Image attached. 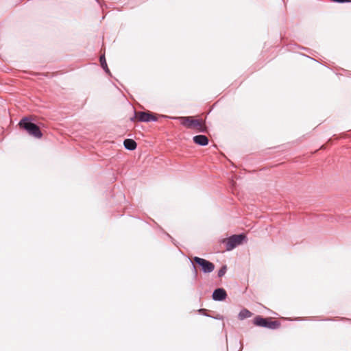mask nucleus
Returning <instances> with one entry per match:
<instances>
[{
	"instance_id": "obj_4",
	"label": "nucleus",
	"mask_w": 351,
	"mask_h": 351,
	"mask_svg": "<svg viewBox=\"0 0 351 351\" xmlns=\"http://www.w3.org/2000/svg\"><path fill=\"white\" fill-rule=\"evenodd\" d=\"M253 323L257 326L264 327L269 329H277L280 326L278 321H272L270 318L263 317L257 315L254 318Z\"/></svg>"
},
{
	"instance_id": "obj_13",
	"label": "nucleus",
	"mask_w": 351,
	"mask_h": 351,
	"mask_svg": "<svg viewBox=\"0 0 351 351\" xmlns=\"http://www.w3.org/2000/svg\"><path fill=\"white\" fill-rule=\"evenodd\" d=\"M335 2L337 3H348L351 2L350 0H336Z\"/></svg>"
},
{
	"instance_id": "obj_5",
	"label": "nucleus",
	"mask_w": 351,
	"mask_h": 351,
	"mask_svg": "<svg viewBox=\"0 0 351 351\" xmlns=\"http://www.w3.org/2000/svg\"><path fill=\"white\" fill-rule=\"evenodd\" d=\"M194 263L198 265L201 267L202 271L204 273H210L215 269V265L210 261L202 258L195 256L193 258L192 264L195 275H197V271L196 267L194 265Z\"/></svg>"
},
{
	"instance_id": "obj_7",
	"label": "nucleus",
	"mask_w": 351,
	"mask_h": 351,
	"mask_svg": "<svg viewBox=\"0 0 351 351\" xmlns=\"http://www.w3.org/2000/svg\"><path fill=\"white\" fill-rule=\"evenodd\" d=\"M227 293L223 288H217L214 290L212 298L215 301H223L226 300Z\"/></svg>"
},
{
	"instance_id": "obj_11",
	"label": "nucleus",
	"mask_w": 351,
	"mask_h": 351,
	"mask_svg": "<svg viewBox=\"0 0 351 351\" xmlns=\"http://www.w3.org/2000/svg\"><path fill=\"white\" fill-rule=\"evenodd\" d=\"M99 62H100V64H101V68L104 70V71L108 74V75H110V71L108 67V65H107V62H106V58H105V55H101L99 58Z\"/></svg>"
},
{
	"instance_id": "obj_14",
	"label": "nucleus",
	"mask_w": 351,
	"mask_h": 351,
	"mask_svg": "<svg viewBox=\"0 0 351 351\" xmlns=\"http://www.w3.org/2000/svg\"><path fill=\"white\" fill-rule=\"evenodd\" d=\"M205 311V309H204V308H201V309L199 310V312H202V311Z\"/></svg>"
},
{
	"instance_id": "obj_9",
	"label": "nucleus",
	"mask_w": 351,
	"mask_h": 351,
	"mask_svg": "<svg viewBox=\"0 0 351 351\" xmlns=\"http://www.w3.org/2000/svg\"><path fill=\"white\" fill-rule=\"evenodd\" d=\"M123 145L126 149L133 151L136 148L137 144L133 139L127 138L124 140Z\"/></svg>"
},
{
	"instance_id": "obj_10",
	"label": "nucleus",
	"mask_w": 351,
	"mask_h": 351,
	"mask_svg": "<svg viewBox=\"0 0 351 351\" xmlns=\"http://www.w3.org/2000/svg\"><path fill=\"white\" fill-rule=\"evenodd\" d=\"M252 313H251L249 310L246 308H243L239 312L238 315V318L240 320H243L246 318L252 317Z\"/></svg>"
},
{
	"instance_id": "obj_1",
	"label": "nucleus",
	"mask_w": 351,
	"mask_h": 351,
	"mask_svg": "<svg viewBox=\"0 0 351 351\" xmlns=\"http://www.w3.org/2000/svg\"><path fill=\"white\" fill-rule=\"evenodd\" d=\"M19 126L21 129L26 131L29 135L36 138H40L43 136L40 128L33 123L32 119L29 117L22 118L19 123Z\"/></svg>"
},
{
	"instance_id": "obj_15",
	"label": "nucleus",
	"mask_w": 351,
	"mask_h": 351,
	"mask_svg": "<svg viewBox=\"0 0 351 351\" xmlns=\"http://www.w3.org/2000/svg\"><path fill=\"white\" fill-rule=\"evenodd\" d=\"M217 319H222V316H220V317H216Z\"/></svg>"
},
{
	"instance_id": "obj_12",
	"label": "nucleus",
	"mask_w": 351,
	"mask_h": 351,
	"mask_svg": "<svg viewBox=\"0 0 351 351\" xmlns=\"http://www.w3.org/2000/svg\"><path fill=\"white\" fill-rule=\"evenodd\" d=\"M226 271H227L226 265L222 266L220 268V269L218 271V274H217L218 277L221 278L222 276H223L225 275Z\"/></svg>"
},
{
	"instance_id": "obj_8",
	"label": "nucleus",
	"mask_w": 351,
	"mask_h": 351,
	"mask_svg": "<svg viewBox=\"0 0 351 351\" xmlns=\"http://www.w3.org/2000/svg\"><path fill=\"white\" fill-rule=\"evenodd\" d=\"M193 141L195 144L201 146H206L208 144L209 142L208 137L203 134L194 136Z\"/></svg>"
},
{
	"instance_id": "obj_3",
	"label": "nucleus",
	"mask_w": 351,
	"mask_h": 351,
	"mask_svg": "<svg viewBox=\"0 0 351 351\" xmlns=\"http://www.w3.org/2000/svg\"><path fill=\"white\" fill-rule=\"evenodd\" d=\"M245 234H233L228 238L224 239L223 243L226 245V250L231 251L238 245L242 244L246 239Z\"/></svg>"
},
{
	"instance_id": "obj_2",
	"label": "nucleus",
	"mask_w": 351,
	"mask_h": 351,
	"mask_svg": "<svg viewBox=\"0 0 351 351\" xmlns=\"http://www.w3.org/2000/svg\"><path fill=\"white\" fill-rule=\"evenodd\" d=\"M171 119L179 120L180 123L189 129H197L200 132H206V129L202 122L199 119H195L193 117H173Z\"/></svg>"
},
{
	"instance_id": "obj_6",
	"label": "nucleus",
	"mask_w": 351,
	"mask_h": 351,
	"mask_svg": "<svg viewBox=\"0 0 351 351\" xmlns=\"http://www.w3.org/2000/svg\"><path fill=\"white\" fill-rule=\"evenodd\" d=\"M135 119L142 122L156 121L157 118L149 111L135 112Z\"/></svg>"
}]
</instances>
